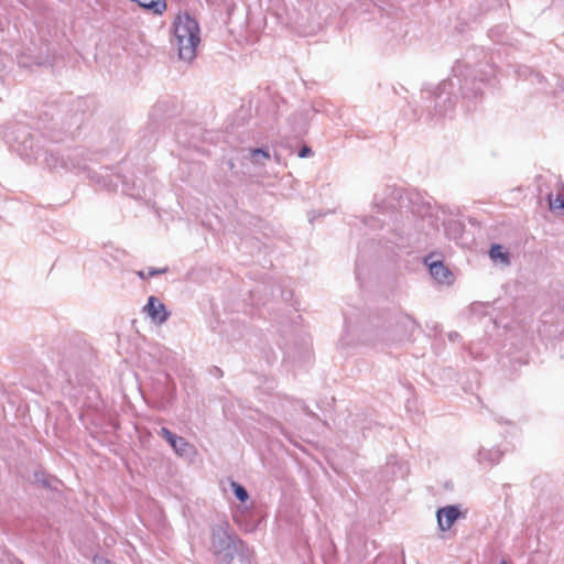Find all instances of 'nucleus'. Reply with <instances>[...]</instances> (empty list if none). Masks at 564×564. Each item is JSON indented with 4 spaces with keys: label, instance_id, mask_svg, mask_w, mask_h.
Masks as SVG:
<instances>
[{
    "label": "nucleus",
    "instance_id": "nucleus-1",
    "mask_svg": "<svg viewBox=\"0 0 564 564\" xmlns=\"http://www.w3.org/2000/svg\"><path fill=\"white\" fill-rule=\"evenodd\" d=\"M494 76V70L486 73L480 79L476 78L475 70L463 62H456L452 75L443 80L435 90L431 91V102L434 104L432 117L445 118L451 116L457 102L458 95L466 102L465 108L470 111L476 107V100L481 98V84Z\"/></svg>",
    "mask_w": 564,
    "mask_h": 564
},
{
    "label": "nucleus",
    "instance_id": "nucleus-2",
    "mask_svg": "<svg viewBox=\"0 0 564 564\" xmlns=\"http://www.w3.org/2000/svg\"><path fill=\"white\" fill-rule=\"evenodd\" d=\"M209 551L220 561V564H231L238 557L241 564H251L252 551L232 530L226 519L210 525Z\"/></svg>",
    "mask_w": 564,
    "mask_h": 564
},
{
    "label": "nucleus",
    "instance_id": "nucleus-3",
    "mask_svg": "<svg viewBox=\"0 0 564 564\" xmlns=\"http://www.w3.org/2000/svg\"><path fill=\"white\" fill-rule=\"evenodd\" d=\"M199 43L200 29L196 19L187 12L178 14L173 23L171 44L177 50L180 59L192 62L196 57Z\"/></svg>",
    "mask_w": 564,
    "mask_h": 564
},
{
    "label": "nucleus",
    "instance_id": "nucleus-4",
    "mask_svg": "<svg viewBox=\"0 0 564 564\" xmlns=\"http://www.w3.org/2000/svg\"><path fill=\"white\" fill-rule=\"evenodd\" d=\"M95 154L85 148H75L66 153L50 150L45 153L44 163L51 171H89L88 163L94 161Z\"/></svg>",
    "mask_w": 564,
    "mask_h": 564
},
{
    "label": "nucleus",
    "instance_id": "nucleus-5",
    "mask_svg": "<svg viewBox=\"0 0 564 564\" xmlns=\"http://www.w3.org/2000/svg\"><path fill=\"white\" fill-rule=\"evenodd\" d=\"M417 328L419 324L411 315L404 312H397L389 317L388 327L377 329L376 335L384 341H402L410 339Z\"/></svg>",
    "mask_w": 564,
    "mask_h": 564
},
{
    "label": "nucleus",
    "instance_id": "nucleus-6",
    "mask_svg": "<svg viewBox=\"0 0 564 564\" xmlns=\"http://www.w3.org/2000/svg\"><path fill=\"white\" fill-rule=\"evenodd\" d=\"M17 145L14 150L23 158L31 160L36 159L40 152V147L35 143L34 137L25 129H20L14 139Z\"/></svg>",
    "mask_w": 564,
    "mask_h": 564
},
{
    "label": "nucleus",
    "instance_id": "nucleus-7",
    "mask_svg": "<svg viewBox=\"0 0 564 564\" xmlns=\"http://www.w3.org/2000/svg\"><path fill=\"white\" fill-rule=\"evenodd\" d=\"M424 263L427 265L431 276L440 284L449 285L454 281L452 271L443 263L442 260L435 258L434 254H429L424 258Z\"/></svg>",
    "mask_w": 564,
    "mask_h": 564
},
{
    "label": "nucleus",
    "instance_id": "nucleus-8",
    "mask_svg": "<svg viewBox=\"0 0 564 564\" xmlns=\"http://www.w3.org/2000/svg\"><path fill=\"white\" fill-rule=\"evenodd\" d=\"M158 434L163 437L178 456H189L193 453L191 445L184 437L178 436L166 427H161Z\"/></svg>",
    "mask_w": 564,
    "mask_h": 564
},
{
    "label": "nucleus",
    "instance_id": "nucleus-9",
    "mask_svg": "<svg viewBox=\"0 0 564 564\" xmlns=\"http://www.w3.org/2000/svg\"><path fill=\"white\" fill-rule=\"evenodd\" d=\"M459 517H462V512L458 506L451 505L440 508L436 512L437 524L440 530H449Z\"/></svg>",
    "mask_w": 564,
    "mask_h": 564
},
{
    "label": "nucleus",
    "instance_id": "nucleus-10",
    "mask_svg": "<svg viewBox=\"0 0 564 564\" xmlns=\"http://www.w3.org/2000/svg\"><path fill=\"white\" fill-rule=\"evenodd\" d=\"M143 311L153 322L159 324L166 322L170 316L165 305L155 296H150L148 299V303L144 305Z\"/></svg>",
    "mask_w": 564,
    "mask_h": 564
},
{
    "label": "nucleus",
    "instance_id": "nucleus-11",
    "mask_svg": "<svg viewBox=\"0 0 564 564\" xmlns=\"http://www.w3.org/2000/svg\"><path fill=\"white\" fill-rule=\"evenodd\" d=\"M388 199H380L378 196L375 197V205L378 209V214L388 215L393 214L399 206V198L401 197L400 192L392 188H386Z\"/></svg>",
    "mask_w": 564,
    "mask_h": 564
},
{
    "label": "nucleus",
    "instance_id": "nucleus-12",
    "mask_svg": "<svg viewBox=\"0 0 564 564\" xmlns=\"http://www.w3.org/2000/svg\"><path fill=\"white\" fill-rule=\"evenodd\" d=\"M514 73L519 78L524 79V80H530L532 84L538 85L540 87V89H542V90L546 89V87H545L546 79L539 72H535L528 66H518L514 69Z\"/></svg>",
    "mask_w": 564,
    "mask_h": 564
},
{
    "label": "nucleus",
    "instance_id": "nucleus-13",
    "mask_svg": "<svg viewBox=\"0 0 564 564\" xmlns=\"http://www.w3.org/2000/svg\"><path fill=\"white\" fill-rule=\"evenodd\" d=\"M502 452L499 448L492 447L489 449L480 448L478 452V462L486 466H494L500 462Z\"/></svg>",
    "mask_w": 564,
    "mask_h": 564
},
{
    "label": "nucleus",
    "instance_id": "nucleus-14",
    "mask_svg": "<svg viewBox=\"0 0 564 564\" xmlns=\"http://www.w3.org/2000/svg\"><path fill=\"white\" fill-rule=\"evenodd\" d=\"M249 158L254 164H263L265 160L270 159V153L263 148L251 149L249 151Z\"/></svg>",
    "mask_w": 564,
    "mask_h": 564
},
{
    "label": "nucleus",
    "instance_id": "nucleus-15",
    "mask_svg": "<svg viewBox=\"0 0 564 564\" xmlns=\"http://www.w3.org/2000/svg\"><path fill=\"white\" fill-rule=\"evenodd\" d=\"M547 200L551 210H560L561 214H564V197L562 195H556V197H553V194L549 193Z\"/></svg>",
    "mask_w": 564,
    "mask_h": 564
},
{
    "label": "nucleus",
    "instance_id": "nucleus-16",
    "mask_svg": "<svg viewBox=\"0 0 564 564\" xmlns=\"http://www.w3.org/2000/svg\"><path fill=\"white\" fill-rule=\"evenodd\" d=\"M230 486H231V489H232V492H234L235 497L240 502H246L249 499V494H248L247 489L242 485H240L237 481H231Z\"/></svg>",
    "mask_w": 564,
    "mask_h": 564
},
{
    "label": "nucleus",
    "instance_id": "nucleus-17",
    "mask_svg": "<svg viewBox=\"0 0 564 564\" xmlns=\"http://www.w3.org/2000/svg\"><path fill=\"white\" fill-rule=\"evenodd\" d=\"M489 254L492 259H502L508 261V253L502 251V247L500 245H492Z\"/></svg>",
    "mask_w": 564,
    "mask_h": 564
},
{
    "label": "nucleus",
    "instance_id": "nucleus-18",
    "mask_svg": "<svg viewBox=\"0 0 564 564\" xmlns=\"http://www.w3.org/2000/svg\"><path fill=\"white\" fill-rule=\"evenodd\" d=\"M384 223V220H381V219H377V217H371L369 220H366V225L367 226H370L372 228H380L382 227V224Z\"/></svg>",
    "mask_w": 564,
    "mask_h": 564
},
{
    "label": "nucleus",
    "instance_id": "nucleus-19",
    "mask_svg": "<svg viewBox=\"0 0 564 564\" xmlns=\"http://www.w3.org/2000/svg\"><path fill=\"white\" fill-rule=\"evenodd\" d=\"M166 271H167V268H163V269L149 268L147 271V276H149V278L155 276L158 274L165 273Z\"/></svg>",
    "mask_w": 564,
    "mask_h": 564
},
{
    "label": "nucleus",
    "instance_id": "nucleus-20",
    "mask_svg": "<svg viewBox=\"0 0 564 564\" xmlns=\"http://www.w3.org/2000/svg\"><path fill=\"white\" fill-rule=\"evenodd\" d=\"M35 478L39 482H41L43 485V487H46V488H50L51 487V482H50V479L44 477L43 474H40V473H35Z\"/></svg>",
    "mask_w": 564,
    "mask_h": 564
},
{
    "label": "nucleus",
    "instance_id": "nucleus-21",
    "mask_svg": "<svg viewBox=\"0 0 564 564\" xmlns=\"http://www.w3.org/2000/svg\"><path fill=\"white\" fill-rule=\"evenodd\" d=\"M312 154H313V151L307 145L302 147L297 153L299 158H307V156H311Z\"/></svg>",
    "mask_w": 564,
    "mask_h": 564
},
{
    "label": "nucleus",
    "instance_id": "nucleus-22",
    "mask_svg": "<svg viewBox=\"0 0 564 564\" xmlns=\"http://www.w3.org/2000/svg\"><path fill=\"white\" fill-rule=\"evenodd\" d=\"M94 564H112L109 560L101 557V556H95L93 560Z\"/></svg>",
    "mask_w": 564,
    "mask_h": 564
},
{
    "label": "nucleus",
    "instance_id": "nucleus-23",
    "mask_svg": "<svg viewBox=\"0 0 564 564\" xmlns=\"http://www.w3.org/2000/svg\"><path fill=\"white\" fill-rule=\"evenodd\" d=\"M458 337H459V334H458V333H449V334H448V338H449L451 340H456Z\"/></svg>",
    "mask_w": 564,
    "mask_h": 564
},
{
    "label": "nucleus",
    "instance_id": "nucleus-24",
    "mask_svg": "<svg viewBox=\"0 0 564 564\" xmlns=\"http://www.w3.org/2000/svg\"><path fill=\"white\" fill-rule=\"evenodd\" d=\"M138 275L141 278V279H147V273L144 271H139L138 272Z\"/></svg>",
    "mask_w": 564,
    "mask_h": 564
},
{
    "label": "nucleus",
    "instance_id": "nucleus-25",
    "mask_svg": "<svg viewBox=\"0 0 564 564\" xmlns=\"http://www.w3.org/2000/svg\"><path fill=\"white\" fill-rule=\"evenodd\" d=\"M340 343L341 345H349L348 341H346V336H344L341 339H340Z\"/></svg>",
    "mask_w": 564,
    "mask_h": 564
},
{
    "label": "nucleus",
    "instance_id": "nucleus-26",
    "mask_svg": "<svg viewBox=\"0 0 564 564\" xmlns=\"http://www.w3.org/2000/svg\"><path fill=\"white\" fill-rule=\"evenodd\" d=\"M501 564H509V563L506 560H502Z\"/></svg>",
    "mask_w": 564,
    "mask_h": 564
},
{
    "label": "nucleus",
    "instance_id": "nucleus-27",
    "mask_svg": "<svg viewBox=\"0 0 564 564\" xmlns=\"http://www.w3.org/2000/svg\"><path fill=\"white\" fill-rule=\"evenodd\" d=\"M379 562H380V561H379V560H377V561H376V564H379Z\"/></svg>",
    "mask_w": 564,
    "mask_h": 564
}]
</instances>
